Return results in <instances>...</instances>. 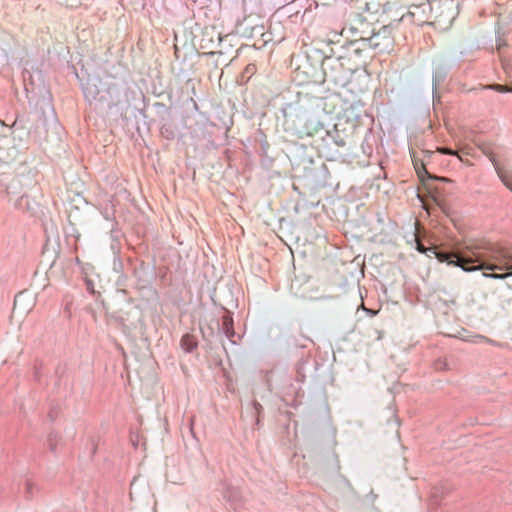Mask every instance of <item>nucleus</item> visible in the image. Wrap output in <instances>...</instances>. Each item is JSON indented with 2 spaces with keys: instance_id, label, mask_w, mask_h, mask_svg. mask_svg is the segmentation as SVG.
<instances>
[{
  "instance_id": "1",
  "label": "nucleus",
  "mask_w": 512,
  "mask_h": 512,
  "mask_svg": "<svg viewBox=\"0 0 512 512\" xmlns=\"http://www.w3.org/2000/svg\"><path fill=\"white\" fill-rule=\"evenodd\" d=\"M422 228L418 223V252L439 262L461 267L465 271L512 270V250L485 239L466 241L458 252H443L437 246L425 247L420 241Z\"/></svg>"
},
{
  "instance_id": "2",
  "label": "nucleus",
  "mask_w": 512,
  "mask_h": 512,
  "mask_svg": "<svg viewBox=\"0 0 512 512\" xmlns=\"http://www.w3.org/2000/svg\"><path fill=\"white\" fill-rule=\"evenodd\" d=\"M482 152L490 159V161L494 164L495 169L497 171L498 176L501 178L502 182L512 191V183L507 179L504 171L500 169L496 164L495 156L490 147L482 146Z\"/></svg>"
},
{
  "instance_id": "3",
  "label": "nucleus",
  "mask_w": 512,
  "mask_h": 512,
  "mask_svg": "<svg viewBox=\"0 0 512 512\" xmlns=\"http://www.w3.org/2000/svg\"><path fill=\"white\" fill-rule=\"evenodd\" d=\"M424 174L428 175V172L423 167V172L418 171V181L421 182V185H418L417 191H418V200H420V202L422 204V208L425 209L426 211H428L426 208V204L421 197V189L423 187L427 190V192L432 193V188L430 187V184L427 182V180L424 178ZM428 213L429 212H427V214Z\"/></svg>"
},
{
  "instance_id": "4",
  "label": "nucleus",
  "mask_w": 512,
  "mask_h": 512,
  "mask_svg": "<svg viewBox=\"0 0 512 512\" xmlns=\"http://www.w3.org/2000/svg\"><path fill=\"white\" fill-rule=\"evenodd\" d=\"M343 70V64L337 60L333 63V65L330 67L329 71H325V76L334 83H339L343 80V77L338 74H334V72L342 71Z\"/></svg>"
},
{
  "instance_id": "5",
  "label": "nucleus",
  "mask_w": 512,
  "mask_h": 512,
  "mask_svg": "<svg viewBox=\"0 0 512 512\" xmlns=\"http://www.w3.org/2000/svg\"><path fill=\"white\" fill-rule=\"evenodd\" d=\"M181 346L185 351L191 352L196 347L194 337L189 334L184 335L181 339Z\"/></svg>"
},
{
  "instance_id": "6",
  "label": "nucleus",
  "mask_w": 512,
  "mask_h": 512,
  "mask_svg": "<svg viewBox=\"0 0 512 512\" xmlns=\"http://www.w3.org/2000/svg\"><path fill=\"white\" fill-rule=\"evenodd\" d=\"M222 326L226 336L231 338L234 335L232 318L225 315L222 319Z\"/></svg>"
},
{
  "instance_id": "7",
  "label": "nucleus",
  "mask_w": 512,
  "mask_h": 512,
  "mask_svg": "<svg viewBox=\"0 0 512 512\" xmlns=\"http://www.w3.org/2000/svg\"><path fill=\"white\" fill-rule=\"evenodd\" d=\"M486 88L493 89L500 93L512 91V88H509L505 85H500V84L489 85V86H486Z\"/></svg>"
},
{
  "instance_id": "8",
  "label": "nucleus",
  "mask_w": 512,
  "mask_h": 512,
  "mask_svg": "<svg viewBox=\"0 0 512 512\" xmlns=\"http://www.w3.org/2000/svg\"><path fill=\"white\" fill-rule=\"evenodd\" d=\"M512 275V272H506V273H492V274H487V273H484V276L486 277H491V278H495V279H504L508 276Z\"/></svg>"
},
{
  "instance_id": "9",
  "label": "nucleus",
  "mask_w": 512,
  "mask_h": 512,
  "mask_svg": "<svg viewBox=\"0 0 512 512\" xmlns=\"http://www.w3.org/2000/svg\"><path fill=\"white\" fill-rule=\"evenodd\" d=\"M436 369L437 370H442V371H446L448 370V363L446 362V360H439L436 362Z\"/></svg>"
},
{
  "instance_id": "10",
  "label": "nucleus",
  "mask_w": 512,
  "mask_h": 512,
  "mask_svg": "<svg viewBox=\"0 0 512 512\" xmlns=\"http://www.w3.org/2000/svg\"><path fill=\"white\" fill-rule=\"evenodd\" d=\"M438 151L443 153V154L458 155L456 151H453V150L448 149V148H439Z\"/></svg>"
},
{
  "instance_id": "11",
  "label": "nucleus",
  "mask_w": 512,
  "mask_h": 512,
  "mask_svg": "<svg viewBox=\"0 0 512 512\" xmlns=\"http://www.w3.org/2000/svg\"><path fill=\"white\" fill-rule=\"evenodd\" d=\"M376 40H377V37H372V38L370 39L371 45H372L374 48H379V43H378Z\"/></svg>"
},
{
  "instance_id": "12",
  "label": "nucleus",
  "mask_w": 512,
  "mask_h": 512,
  "mask_svg": "<svg viewBox=\"0 0 512 512\" xmlns=\"http://www.w3.org/2000/svg\"><path fill=\"white\" fill-rule=\"evenodd\" d=\"M411 161H412V163H413L414 167H416V160H415V154H414V152H411Z\"/></svg>"
},
{
  "instance_id": "13",
  "label": "nucleus",
  "mask_w": 512,
  "mask_h": 512,
  "mask_svg": "<svg viewBox=\"0 0 512 512\" xmlns=\"http://www.w3.org/2000/svg\"><path fill=\"white\" fill-rule=\"evenodd\" d=\"M428 178L431 179V180H445L444 178H439V177H432L430 175H428Z\"/></svg>"
}]
</instances>
